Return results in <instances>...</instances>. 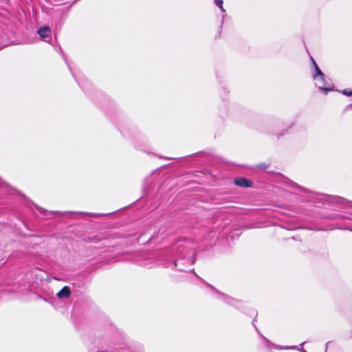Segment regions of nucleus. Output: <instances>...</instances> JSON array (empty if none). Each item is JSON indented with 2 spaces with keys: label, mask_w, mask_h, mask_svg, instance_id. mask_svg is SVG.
Returning a JSON list of instances; mask_svg holds the SVG:
<instances>
[{
  "label": "nucleus",
  "mask_w": 352,
  "mask_h": 352,
  "mask_svg": "<svg viewBox=\"0 0 352 352\" xmlns=\"http://www.w3.org/2000/svg\"><path fill=\"white\" fill-rule=\"evenodd\" d=\"M333 199L335 200V201L340 204L342 203V201H344L343 198L340 197H334Z\"/></svg>",
  "instance_id": "obj_12"
},
{
  "label": "nucleus",
  "mask_w": 352,
  "mask_h": 352,
  "mask_svg": "<svg viewBox=\"0 0 352 352\" xmlns=\"http://www.w3.org/2000/svg\"><path fill=\"white\" fill-rule=\"evenodd\" d=\"M37 32L41 38H46L50 36L51 30L49 27L44 25L41 27Z\"/></svg>",
  "instance_id": "obj_5"
},
{
  "label": "nucleus",
  "mask_w": 352,
  "mask_h": 352,
  "mask_svg": "<svg viewBox=\"0 0 352 352\" xmlns=\"http://www.w3.org/2000/svg\"><path fill=\"white\" fill-rule=\"evenodd\" d=\"M71 294V290L68 286L63 287L56 294V296L61 299L68 298Z\"/></svg>",
  "instance_id": "obj_6"
},
{
  "label": "nucleus",
  "mask_w": 352,
  "mask_h": 352,
  "mask_svg": "<svg viewBox=\"0 0 352 352\" xmlns=\"http://www.w3.org/2000/svg\"><path fill=\"white\" fill-rule=\"evenodd\" d=\"M234 183L238 186L244 188L251 187L253 184L251 180L242 177L235 178L234 180Z\"/></svg>",
  "instance_id": "obj_4"
},
{
  "label": "nucleus",
  "mask_w": 352,
  "mask_h": 352,
  "mask_svg": "<svg viewBox=\"0 0 352 352\" xmlns=\"http://www.w3.org/2000/svg\"><path fill=\"white\" fill-rule=\"evenodd\" d=\"M283 134H284L283 133H278V134H277V137H278V138H280V136L283 135Z\"/></svg>",
  "instance_id": "obj_18"
},
{
  "label": "nucleus",
  "mask_w": 352,
  "mask_h": 352,
  "mask_svg": "<svg viewBox=\"0 0 352 352\" xmlns=\"http://www.w3.org/2000/svg\"><path fill=\"white\" fill-rule=\"evenodd\" d=\"M311 60L313 66L315 68L316 65H318L316 64V61L314 60V59L312 57H311Z\"/></svg>",
  "instance_id": "obj_15"
},
{
  "label": "nucleus",
  "mask_w": 352,
  "mask_h": 352,
  "mask_svg": "<svg viewBox=\"0 0 352 352\" xmlns=\"http://www.w3.org/2000/svg\"><path fill=\"white\" fill-rule=\"evenodd\" d=\"M190 272L197 276L194 269L191 270Z\"/></svg>",
  "instance_id": "obj_17"
},
{
  "label": "nucleus",
  "mask_w": 352,
  "mask_h": 352,
  "mask_svg": "<svg viewBox=\"0 0 352 352\" xmlns=\"http://www.w3.org/2000/svg\"><path fill=\"white\" fill-rule=\"evenodd\" d=\"M277 349H283V348L280 347V346H278V347H277ZM283 349H298V346H286V347H284Z\"/></svg>",
  "instance_id": "obj_14"
},
{
  "label": "nucleus",
  "mask_w": 352,
  "mask_h": 352,
  "mask_svg": "<svg viewBox=\"0 0 352 352\" xmlns=\"http://www.w3.org/2000/svg\"><path fill=\"white\" fill-rule=\"evenodd\" d=\"M302 352H307L305 351L302 348L301 349H300Z\"/></svg>",
  "instance_id": "obj_21"
},
{
  "label": "nucleus",
  "mask_w": 352,
  "mask_h": 352,
  "mask_svg": "<svg viewBox=\"0 0 352 352\" xmlns=\"http://www.w3.org/2000/svg\"><path fill=\"white\" fill-rule=\"evenodd\" d=\"M178 270L182 272V271H184V270L182 268H179Z\"/></svg>",
  "instance_id": "obj_20"
},
{
  "label": "nucleus",
  "mask_w": 352,
  "mask_h": 352,
  "mask_svg": "<svg viewBox=\"0 0 352 352\" xmlns=\"http://www.w3.org/2000/svg\"><path fill=\"white\" fill-rule=\"evenodd\" d=\"M32 204L34 206V207L38 210V211L42 214L43 216H47L48 213H54V212L53 211H48L41 207H40L39 206L35 204L34 203L32 202Z\"/></svg>",
  "instance_id": "obj_7"
},
{
  "label": "nucleus",
  "mask_w": 352,
  "mask_h": 352,
  "mask_svg": "<svg viewBox=\"0 0 352 352\" xmlns=\"http://www.w3.org/2000/svg\"><path fill=\"white\" fill-rule=\"evenodd\" d=\"M330 342H327L326 343V344H325V348H326V349H325V352H327L328 345H329V344Z\"/></svg>",
  "instance_id": "obj_16"
},
{
  "label": "nucleus",
  "mask_w": 352,
  "mask_h": 352,
  "mask_svg": "<svg viewBox=\"0 0 352 352\" xmlns=\"http://www.w3.org/2000/svg\"><path fill=\"white\" fill-rule=\"evenodd\" d=\"M342 94L344 96H352V91H348L347 89H344L342 91Z\"/></svg>",
  "instance_id": "obj_11"
},
{
  "label": "nucleus",
  "mask_w": 352,
  "mask_h": 352,
  "mask_svg": "<svg viewBox=\"0 0 352 352\" xmlns=\"http://www.w3.org/2000/svg\"><path fill=\"white\" fill-rule=\"evenodd\" d=\"M82 214H84V215L89 216V217H98V216H100V214H94V213H90V214L82 213Z\"/></svg>",
  "instance_id": "obj_13"
},
{
  "label": "nucleus",
  "mask_w": 352,
  "mask_h": 352,
  "mask_svg": "<svg viewBox=\"0 0 352 352\" xmlns=\"http://www.w3.org/2000/svg\"><path fill=\"white\" fill-rule=\"evenodd\" d=\"M257 168L261 169V170H265L269 166L265 163H261V164H258L257 166Z\"/></svg>",
  "instance_id": "obj_10"
},
{
  "label": "nucleus",
  "mask_w": 352,
  "mask_h": 352,
  "mask_svg": "<svg viewBox=\"0 0 352 352\" xmlns=\"http://www.w3.org/2000/svg\"><path fill=\"white\" fill-rule=\"evenodd\" d=\"M313 78L318 82H320V85H318V89L327 94L329 91H333V89L326 80L325 75L322 72L318 65H316L314 68V73L313 74Z\"/></svg>",
  "instance_id": "obj_2"
},
{
  "label": "nucleus",
  "mask_w": 352,
  "mask_h": 352,
  "mask_svg": "<svg viewBox=\"0 0 352 352\" xmlns=\"http://www.w3.org/2000/svg\"><path fill=\"white\" fill-rule=\"evenodd\" d=\"M206 285L210 287V288H212V289H214V291H216V292L217 294H219L220 296H221V299L224 301L225 302L228 303V304H230L231 305H233L237 308L239 307L240 305H241V302L238 300H236V299H234L230 296H228L222 293H221L219 291L217 290L212 285L208 284V283H206Z\"/></svg>",
  "instance_id": "obj_3"
},
{
  "label": "nucleus",
  "mask_w": 352,
  "mask_h": 352,
  "mask_svg": "<svg viewBox=\"0 0 352 352\" xmlns=\"http://www.w3.org/2000/svg\"><path fill=\"white\" fill-rule=\"evenodd\" d=\"M72 76H73L74 78H76V77H75L74 74L73 72H72Z\"/></svg>",
  "instance_id": "obj_23"
},
{
  "label": "nucleus",
  "mask_w": 352,
  "mask_h": 352,
  "mask_svg": "<svg viewBox=\"0 0 352 352\" xmlns=\"http://www.w3.org/2000/svg\"><path fill=\"white\" fill-rule=\"evenodd\" d=\"M305 343V342H302V344H300V346H302Z\"/></svg>",
  "instance_id": "obj_22"
},
{
  "label": "nucleus",
  "mask_w": 352,
  "mask_h": 352,
  "mask_svg": "<svg viewBox=\"0 0 352 352\" xmlns=\"http://www.w3.org/2000/svg\"><path fill=\"white\" fill-rule=\"evenodd\" d=\"M214 2L215 3V5L220 8V10L222 12H226V10H224V8L223 7V0H214Z\"/></svg>",
  "instance_id": "obj_8"
},
{
  "label": "nucleus",
  "mask_w": 352,
  "mask_h": 352,
  "mask_svg": "<svg viewBox=\"0 0 352 352\" xmlns=\"http://www.w3.org/2000/svg\"><path fill=\"white\" fill-rule=\"evenodd\" d=\"M296 186H297L299 189H301V190H305V189H304L302 187H300V186H298L297 184H296Z\"/></svg>",
  "instance_id": "obj_19"
},
{
  "label": "nucleus",
  "mask_w": 352,
  "mask_h": 352,
  "mask_svg": "<svg viewBox=\"0 0 352 352\" xmlns=\"http://www.w3.org/2000/svg\"><path fill=\"white\" fill-rule=\"evenodd\" d=\"M350 230H351V231H352V229H350Z\"/></svg>",
  "instance_id": "obj_24"
},
{
  "label": "nucleus",
  "mask_w": 352,
  "mask_h": 352,
  "mask_svg": "<svg viewBox=\"0 0 352 352\" xmlns=\"http://www.w3.org/2000/svg\"><path fill=\"white\" fill-rule=\"evenodd\" d=\"M175 254L178 257V259L173 261L174 267H177L182 261L190 263L191 265H193L195 263V250L190 246V243L188 242L177 245L175 248Z\"/></svg>",
  "instance_id": "obj_1"
},
{
  "label": "nucleus",
  "mask_w": 352,
  "mask_h": 352,
  "mask_svg": "<svg viewBox=\"0 0 352 352\" xmlns=\"http://www.w3.org/2000/svg\"><path fill=\"white\" fill-rule=\"evenodd\" d=\"M330 219H349V217H345V216H342V215H340V214H333L332 216H329L328 217Z\"/></svg>",
  "instance_id": "obj_9"
}]
</instances>
